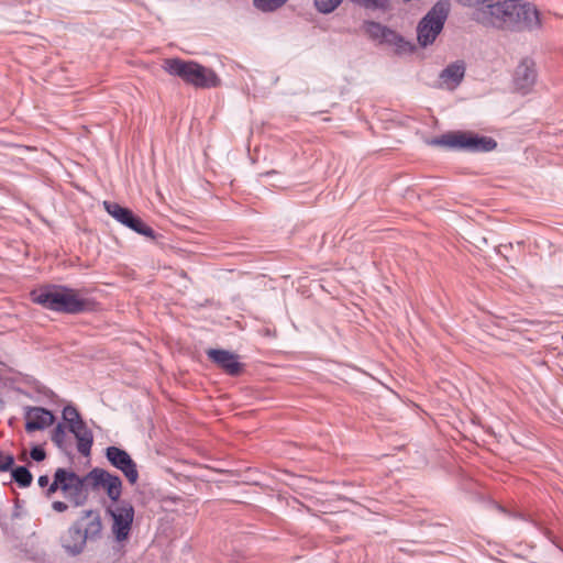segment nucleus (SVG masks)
<instances>
[{
	"label": "nucleus",
	"instance_id": "obj_29",
	"mask_svg": "<svg viewBox=\"0 0 563 563\" xmlns=\"http://www.w3.org/2000/svg\"><path fill=\"white\" fill-rule=\"evenodd\" d=\"M37 483L40 487H46L49 484V477L47 475H41Z\"/></svg>",
	"mask_w": 563,
	"mask_h": 563
},
{
	"label": "nucleus",
	"instance_id": "obj_24",
	"mask_svg": "<svg viewBox=\"0 0 563 563\" xmlns=\"http://www.w3.org/2000/svg\"><path fill=\"white\" fill-rule=\"evenodd\" d=\"M63 419L67 421L69 426H71V423H76L77 421L81 420V417L74 406L67 405L63 409Z\"/></svg>",
	"mask_w": 563,
	"mask_h": 563
},
{
	"label": "nucleus",
	"instance_id": "obj_5",
	"mask_svg": "<svg viewBox=\"0 0 563 563\" xmlns=\"http://www.w3.org/2000/svg\"><path fill=\"white\" fill-rule=\"evenodd\" d=\"M434 142L450 148L462 150L470 153H487L497 146V142L490 136H481L467 132L448 133Z\"/></svg>",
	"mask_w": 563,
	"mask_h": 563
},
{
	"label": "nucleus",
	"instance_id": "obj_1",
	"mask_svg": "<svg viewBox=\"0 0 563 563\" xmlns=\"http://www.w3.org/2000/svg\"><path fill=\"white\" fill-rule=\"evenodd\" d=\"M474 21L486 27L510 32H530L541 26L536 5L525 0H498L479 9Z\"/></svg>",
	"mask_w": 563,
	"mask_h": 563
},
{
	"label": "nucleus",
	"instance_id": "obj_18",
	"mask_svg": "<svg viewBox=\"0 0 563 563\" xmlns=\"http://www.w3.org/2000/svg\"><path fill=\"white\" fill-rule=\"evenodd\" d=\"M11 476L20 487H29L33 481L31 472L25 466L12 468Z\"/></svg>",
	"mask_w": 563,
	"mask_h": 563
},
{
	"label": "nucleus",
	"instance_id": "obj_15",
	"mask_svg": "<svg viewBox=\"0 0 563 563\" xmlns=\"http://www.w3.org/2000/svg\"><path fill=\"white\" fill-rule=\"evenodd\" d=\"M537 80L536 65L532 59L525 58L515 70L516 89L523 95L527 93Z\"/></svg>",
	"mask_w": 563,
	"mask_h": 563
},
{
	"label": "nucleus",
	"instance_id": "obj_10",
	"mask_svg": "<svg viewBox=\"0 0 563 563\" xmlns=\"http://www.w3.org/2000/svg\"><path fill=\"white\" fill-rule=\"evenodd\" d=\"M87 479H89L87 475L81 477L69 471L66 484L62 485V492L74 507H81L88 500Z\"/></svg>",
	"mask_w": 563,
	"mask_h": 563
},
{
	"label": "nucleus",
	"instance_id": "obj_4",
	"mask_svg": "<svg viewBox=\"0 0 563 563\" xmlns=\"http://www.w3.org/2000/svg\"><path fill=\"white\" fill-rule=\"evenodd\" d=\"M449 14V4L438 1L420 20L417 26V38L422 47L431 45L443 30Z\"/></svg>",
	"mask_w": 563,
	"mask_h": 563
},
{
	"label": "nucleus",
	"instance_id": "obj_16",
	"mask_svg": "<svg viewBox=\"0 0 563 563\" xmlns=\"http://www.w3.org/2000/svg\"><path fill=\"white\" fill-rule=\"evenodd\" d=\"M465 65L457 60L448 65L439 75L440 85L449 90H454L463 80Z\"/></svg>",
	"mask_w": 563,
	"mask_h": 563
},
{
	"label": "nucleus",
	"instance_id": "obj_13",
	"mask_svg": "<svg viewBox=\"0 0 563 563\" xmlns=\"http://www.w3.org/2000/svg\"><path fill=\"white\" fill-rule=\"evenodd\" d=\"M24 417L25 430L27 432L44 430L55 421L53 412L43 407H26Z\"/></svg>",
	"mask_w": 563,
	"mask_h": 563
},
{
	"label": "nucleus",
	"instance_id": "obj_23",
	"mask_svg": "<svg viewBox=\"0 0 563 563\" xmlns=\"http://www.w3.org/2000/svg\"><path fill=\"white\" fill-rule=\"evenodd\" d=\"M51 439L57 448L62 449L64 446L66 440V431L65 427L62 423H58L55 427V429L52 432Z\"/></svg>",
	"mask_w": 563,
	"mask_h": 563
},
{
	"label": "nucleus",
	"instance_id": "obj_6",
	"mask_svg": "<svg viewBox=\"0 0 563 563\" xmlns=\"http://www.w3.org/2000/svg\"><path fill=\"white\" fill-rule=\"evenodd\" d=\"M103 207L104 210L119 223L146 238H156L155 231L148 227L140 217L135 216L129 208L122 207L119 203L111 201H103Z\"/></svg>",
	"mask_w": 563,
	"mask_h": 563
},
{
	"label": "nucleus",
	"instance_id": "obj_25",
	"mask_svg": "<svg viewBox=\"0 0 563 563\" xmlns=\"http://www.w3.org/2000/svg\"><path fill=\"white\" fill-rule=\"evenodd\" d=\"M367 31L372 36L378 37V36H385L387 29L377 22H368Z\"/></svg>",
	"mask_w": 563,
	"mask_h": 563
},
{
	"label": "nucleus",
	"instance_id": "obj_20",
	"mask_svg": "<svg viewBox=\"0 0 563 563\" xmlns=\"http://www.w3.org/2000/svg\"><path fill=\"white\" fill-rule=\"evenodd\" d=\"M354 4L363 7L367 10H387L389 9V0H350Z\"/></svg>",
	"mask_w": 563,
	"mask_h": 563
},
{
	"label": "nucleus",
	"instance_id": "obj_9",
	"mask_svg": "<svg viewBox=\"0 0 563 563\" xmlns=\"http://www.w3.org/2000/svg\"><path fill=\"white\" fill-rule=\"evenodd\" d=\"M87 477L92 482L93 487H103L107 496L114 503H119L122 493V481L118 475L99 467L92 468Z\"/></svg>",
	"mask_w": 563,
	"mask_h": 563
},
{
	"label": "nucleus",
	"instance_id": "obj_31",
	"mask_svg": "<svg viewBox=\"0 0 563 563\" xmlns=\"http://www.w3.org/2000/svg\"><path fill=\"white\" fill-rule=\"evenodd\" d=\"M15 511H16V512H20V509H19V506H18V505L15 506Z\"/></svg>",
	"mask_w": 563,
	"mask_h": 563
},
{
	"label": "nucleus",
	"instance_id": "obj_11",
	"mask_svg": "<svg viewBox=\"0 0 563 563\" xmlns=\"http://www.w3.org/2000/svg\"><path fill=\"white\" fill-rule=\"evenodd\" d=\"M76 521H81V532L86 541L95 543L101 540L103 525L100 512L96 509H85Z\"/></svg>",
	"mask_w": 563,
	"mask_h": 563
},
{
	"label": "nucleus",
	"instance_id": "obj_3",
	"mask_svg": "<svg viewBox=\"0 0 563 563\" xmlns=\"http://www.w3.org/2000/svg\"><path fill=\"white\" fill-rule=\"evenodd\" d=\"M163 69L170 76L179 77L197 88H214L220 85V78L212 69L194 60L167 58L163 63Z\"/></svg>",
	"mask_w": 563,
	"mask_h": 563
},
{
	"label": "nucleus",
	"instance_id": "obj_2",
	"mask_svg": "<svg viewBox=\"0 0 563 563\" xmlns=\"http://www.w3.org/2000/svg\"><path fill=\"white\" fill-rule=\"evenodd\" d=\"M31 296L35 303L55 312L76 314L90 308L88 299L80 298L76 290L65 286L48 285L32 291Z\"/></svg>",
	"mask_w": 563,
	"mask_h": 563
},
{
	"label": "nucleus",
	"instance_id": "obj_8",
	"mask_svg": "<svg viewBox=\"0 0 563 563\" xmlns=\"http://www.w3.org/2000/svg\"><path fill=\"white\" fill-rule=\"evenodd\" d=\"M108 462L121 471L130 484L134 485L139 479V471L136 463L131 455L119 446H108L104 452Z\"/></svg>",
	"mask_w": 563,
	"mask_h": 563
},
{
	"label": "nucleus",
	"instance_id": "obj_19",
	"mask_svg": "<svg viewBox=\"0 0 563 563\" xmlns=\"http://www.w3.org/2000/svg\"><path fill=\"white\" fill-rule=\"evenodd\" d=\"M68 472L65 468H57L54 474L52 484H48V488L45 493L46 497H51L57 489L62 490V485L66 484Z\"/></svg>",
	"mask_w": 563,
	"mask_h": 563
},
{
	"label": "nucleus",
	"instance_id": "obj_14",
	"mask_svg": "<svg viewBox=\"0 0 563 563\" xmlns=\"http://www.w3.org/2000/svg\"><path fill=\"white\" fill-rule=\"evenodd\" d=\"M207 356L227 374L235 376L241 372V363L236 354L222 349H209Z\"/></svg>",
	"mask_w": 563,
	"mask_h": 563
},
{
	"label": "nucleus",
	"instance_id": "obj_21",
	"mask_svg": "<svg viewBox=\"0 0 563 563\" xmlns=\"http://www.w3.org/2000/svg\"><path fill=\"white\" fill-rule=\"evenodd\" d=\"M288 0H254V5L264 12H271L280 8Z\"/></svg>",
	"mask_w": 563,
	"mask_h": 563
},
{
	"label": "nucleus",
	"instance_id": "obj_28",
	"mask_svg": "<svg viewBox=\"0 0 563 563\" xmlns=\"http://www.w3.org/2000/svg\"><path fill=\"white\" fill-rule=\"evenodd\" d=\"M52 508L53 510H55L56 512H64L68 509V505L64 501H60V500H55L52 503Z\"/></svg>",
	"mask_w": 563,
	"mask_h": 563
},
{
	"label": "nucleus",
	"instance_id": "obj_17",
	"mask_svg": "<svg viewBox=\"0 0 563 563\" xmlns=\"http://www.w3.org/2000/svg\"><path fill=\"white\" fill-rule=\"evenodd\" d=\"M69 431L75 435L77 440V450L84 455L88 456L91 451L93 443V434L90 429L86 426L84 420H79L76 423L69 426Z\"/></svg>",
	"mask_w": 563,
	"mask_h": 563
},
{
	"label": "nucleus",
	"instance_id": "obj_26",
	"mask_svg": "<svg viewBox=\"0 0 563 563\" xmlns=\"http://www.w3.org/2000/svg\"><path fill=\"white\" fill-rule=\"evenodd\" d=\"M14 465V457L12 455H3L0 452V472L12 471Z\"/></svg>",
	"mask_w": 563,
	"mask_h": 563
},
{
	"label": "nucleus",
	"instance_id": "obj_22",
	"mask_svg": "<svg viewBox=\"0 0 563 563\" xmlns=\"http://www.w3.org/2000/svg\"><path fill=\"white\" fill-rule=\"evenodd\" d=\"M343 0H314L317 10L321 13H331L334 11Z\"/></svg>",
	"mask_w": 563,
	"mask_h": 563
},
{
	"label": "nucleus",
	"instance_id": "obj_27",
	"mask_svg": "<svg viewBox=\"0 0 563 563\" xmlns=\"http://www.w3.org/2000/svg\"><path fill=\"white\" fill-rule=\"evenodd\" d=\"M30 455L34 461L42 462L46 457V452L42 446L35 445L31 449Z\"/></svg>",
	"mask_w": 563,
	"mask_h": 563
},
{
	"label": "nucleus",
	"instance_id": "obj_7",
	"mask_svg": "<svg viewBox=\"0 0 563 563\" xmlns=\"http://www.w3.org/2000/svg\"><path fill=\"white\" fill-rule=\"evenodd\" d=\"M107 514L113 520L112 532L118 542L125 541L129 538L134 519V508L126 501H119L114 508L108 507Z\"/></svg>",
	"mask_w": 563,
	"mask_h": 563
},
{
	"label": "nucleus",
	"instance_id": "obj_30",
	"mask_svg": "<svg viewBox=\"0 0 563 563\" xmlns=\"http://www.w3.org/2000/svg\"><path fill=\"white\" fill-rule=\"evenodd\" d=\"M3 407V401L0 399V409Z\"/></svg>",
	"mask_w": 563,
	"mask_h": 563
},
{
	"label": "nucleus",
	"instance_id": "obj_12",
	"mask_svg": "<svg viewBox=\"0 0 563 563\" xmlns=\"http://www.w3.org/2000/svg\"><path fill=\"white\" fill-rule=\"evenodd\" d=\"M81 526V521H74L68 527L67 531L60 537V545L70 556L81 554L88 543L82 536Z\"/></svg>",
	"mask_w": 563,
	"mask_h": 563
}]
</instances>
